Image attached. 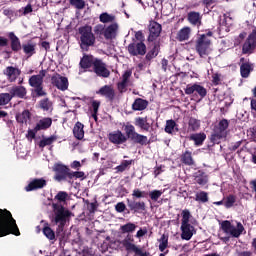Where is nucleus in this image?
Instances as JSON below:
<instances>
[{"label":"nucleus","mask_w":256,"mask_h":256,"mask_svg":"<svg viewBox=\"0 0 256 256\" xmlns=\"http://www.w3.org/2000/svg\"><path fill=\"white\" fill-rule=\"evenodd\" d=\"M11 233L16 236L21 235L11 212L0 209V237L11 235Z\"/></svg>","instance_id":"f257e3e1"},{"label":"nucleus","mask_w":256,"mask_h":256,"mask_svg":"<svg viewBox=\"0 0 256 256\" xmlns=\"http://www.w3.org/2000/svg\"><path fill=\"white\" fill-rule=\"evenodd\" d=\"M52 207L54 211L53 221L56 225H58L59 229L63 230V227H65L67 221L71 219L73 213L61 204H53Z\"/></svg>","instance_id":"f03ea898"},{"label":"nucleus","mask_w":256,"mask_h":256,"mask_svg":"<svg viewBox=\"0 0 256 256\" xmlns=\"http://www.w3.org/2000/svg\"><path fill=\"white\" fill-rule=\"evenodd\" d=\"M53 171L56 173L54 179L59 182L65 181L67 177H76V179H83L85 177L84 172L69 173V168L63 164H55Z\"/></svg>","instance_id":"7ed1b4c3"},{"label":"nucleus","mask_w":256,"mask_h":256,"mask_svg":"<svg viewBox=\"0 0 256 256\" xmlns=\"http://www.w3.org/2000/svg\"><path fill=\"white\" fill-rule=\"evenodd\" d=\"M80 47L83 51H87L89 47L95 45V35H93L91 26H85L79 29Z\"/></svg>","instance_id":"20e7f679"},{"label":"nucleus","mask_w":256,"mask_h":256,"mask_svg":"<svg viewBox=\"0 0 256 256\" xmlns=\"http://www.w3.org/2000/svg\"><path fill=\"white\" fill-rule=\"evenodd\" d=\"M211 33L202 34L196 41V51L200 57H207L211 53Z\"/></svg>","instance_id":"39448f33"},{"label":"nucleus","mask_w":256,"mask_h":256,"mask_svg":"<svg viewBox=\"0 0 256 256\" xmlns=\"http://www.w3.org/2000/svg\"><path fill=\"white\" fill-rule=\"evenodd\" d=\"M221 229L226 233V235H230L236 239L241 237L243 231H245V227H243L241 222H238L237 226H234L228 220H225L221 223Z\"/></svg>","instance_id":"423d86ee"},{"label":"nucleus","mask_w":256,"mask_h":256,"mask_svg":"<svg viewBox=\"0 0 256 256\" xmlns=\"http://www.w3.org/2000/svg\"><path fill=\"white\" fill-rule=\"evenodd\" d=\"M94 31L97 33V35H104L105 39H115L119 31V24L112 23L106 28L99 24L95 26Z\"/></svg>","instance_id":"0eeeda50"},{"label":"nucleus","mask_w":256,"mask_h":256,"mask_svg":"<svg viewBox=\"0 0 256 256\" xmlns=\"http://www.w3.org/2000/svg\"><path fill=\"white\" fill-rule=\"evenodd\" d=\"M47 75L46 70H41L38 75H33L29 79V85L30 87H33L40 97H43L45 95V91H43V79Z\"/></svg>","instance_id":"6e6552de"},{"label":"nucleus","mask_w":256,"mask_h":256,"mask_svg":"<svg viewBox=\"0 0 256 256\" xmlns=\"http://www.w3.org/2000/svg\"><path fill=\"white\" fill-rule=\"evenodd\" d=\"M228 127L229 122L227 120L220 121L218 126L214 129V133L211 136V141H213V143H219L221 139H225V137H227Z\"/></svg>","instance_id":"1a4fd4ad"},{"label":"nucleus","mask_w":256,"mask_h":256,"mask_svg":"<svg viewBox=\"0 0 256 256\" xmlns=\"http://www.w3.org/2000/svg\"><path fill=\"white\" fill-rule=\"evenodd\" d=\"M186 95H199L205 97L207 90L199 84H188L185 88Z\"/></svg>","instance_id":"9d476101"},{"label":"nucleus","mask_w":256,"mask_h":256,"mask_svg":"<svg viewBox=\"0 0 256 256\" xmlns=\"http://www.w3.org/2000/svg\"><path fill=\"white\" fill-rule=\"evenodd\" d=\"M256 46V31L254 30L247 38L242 47V53H253Z\"/></svg>","instance_id":"9b49d317"},{"label":"nucleus","mask_w":256,"mask_h":256,"mask_svg":"<svg viewBox=\"0 0 256 256\" xmlns=\"http://www.w3.org/2000/svg\"><path fill=\"white\" fill-rule=\"evenodd\" d=\"M51 81L52 85L57 87V89H60V91H67V88L69 87V80L59 74L52 76Z\"/></svg>","instance_id":"f8f14e48"},{"label":"nucleus","mask_w":256,"mask_h":256,"mask_svg":"<svg viewBox=\"0 0 256 256\" xmlns=\"http://www.w3.org/2000/svg\"><path fill=\"white\" fill-rule=\"evenodd\" d=\"M130 55H145L147 53V46L143 42L133 43L128 46Z\"/></svg>","instance_id":"ddd939ff"},{"label":"nucleus","mask_w":256,"mask_h":256,"mask_svg":"<svg viewBox=\"0 0 256 256\" xmlns=\"http://www.w3.org/2000/svg\"><path fill=\"white\" fill-rule=\"evenodd\" d=\"M94 71L99 77H109L111 73L109 72V69H107L105 63H103L101 60H96L94 62Z\"/></svg>","instance_id":"4468645a"},{"label":"nucleus","mask_w":256,"mask_h":256,"mask_svg":"<svg viewBox=\"0 0 256 256\" xmlns=\"http://www.w3.org/2000/svg\"><path fill=\"white\" fill-rule=\"evenodd\" d=\"M241 65H240V73H241V77H243L244 79H247V77H249V75H251V72L254 69L253 63L249 62V61H245V58H241Z\"/></svg>","instance_id":"2eb2a0df"},{"label":"nucleus","mask_w":256,"mask_h":256,"mask_svg":"<svg viewBox=\"0 0 256 256\" xmlns=\"http://www.w3.org/2000/svg\"><path fill=\"white\" fill-rule=\"evenodd\" d=\"M109 141L114 143V145H121L127 141V136H125L123 132L117 130L109 134Z\"/></svg>","instance_id":"dca6fc26"},{"label":"nucleus","mask_w":256,"mask_h":256,"mask_svg":"<svg viewBox=\"0 0 256 256\" xmlns=\"http://www.w3.org/2000/svg\"><path fill=\"white\" fill-rule=\"evenodd\" d=\"M47 185V180L44 178H38L32 180L26 187L25 191H35V189H43Z\"/></svg>","instance_id":"f3484780"},{"label":"nucleus","mask_w":256,"mask_h":256,"mask_svg":"<svg viewBox=\"0 0 256 256\" xmlns=\"http://www.w3.org/2000/svg\"><path fill=\"white\" fill-rule=\"evenodd\" d=\"M181 239L184 241H190L191 237L195 235V227L191 224H183L181 225Z\"/></svg>","instance_id":"a211bd4d"},{"label":"nucleus","mask_w":256,"mask_h":256,"mask_svg":"<svg viewBox=\"0 0 256 256\" xmlns=\"http://www.w3.org/2000/svg\"><path fill=\"white\" fill-rule=\"evenodd\" d=\"M149 31V41H153L154 39H156V37H159V35H161V24L155 21H151L149 24Z\"/></svg>","instance_id":"6ab92c4d"},{"label":"nucleus","mask_w":256,"mask_h":256,"mask_svg":"<svg viewBox=\"0 0 256 256\" xmlns=\"http://www.w3.org/2000/svg\"><path fill=\"white\" fill-rule=\"evenodd\" d=\"M122 245L127 251H133L134 253H139V248L133 244V237L128 235L123 241Z\"/></svg>","instance_id":"aec40b11"},{"label":"nucleus","mask_w":256,"mask_h":256,"mask_svg":"<svg viewBox=\"0 0 256 256\" xmlns=\"http://www.w3.org/2000/svg\"><path fill=\"white\" fill-rule=\"evenodd\" d=\"M98 95H102L103 97H106V99H113L115 97V90H113V87L109 85H105L102 88L99 89L97 92Z\"/></svg>","instance_id":"412c9836"},{"label":"nucleus","mask_w":256,"mask_h":256,"mask_svg":"<svg viewBox=\"0 0 256 256\" xmlns=\"http://www.w3.org/2000/svg\"><path fill=\"white\" fill-rule=\"evenodd\" d=\"M131 74H132L131 70L125 71L122 76V81L120 83H118V90L121 93H123V91H125V89L129 85V78L131 77Z\"/></svg>","instance_id":"4be33fe9"},{"label":"nucleus","mask_w":256,"mask_h":256,"mask_svg":"<svg viewBox=\"0 0 256 256\" xmlns=\"http://www.w3.org/2000/svg\"><path fill=\"white\" fill-rule=\"evenodd\" d=\"M5 75L8 77L9 81H15L19 75H21V71L15 67H7L4 71Z\"/></svg>","instance_id":"5701e85b"},{"label":"nucleus","mask_w":256,"mask_h":256,"mask_svg":"<svg viewBox=\"0 0 256 256\" xmlns=\"http://www.w3.org/2000/svg\"><path fill=\"white\" fill-rule=\"evenodd\" d=\"M10 95L12 96V98L20 97L22 99V97L27 95V90L25 89V87L22 86H14L10 89Z\"/></svg>","instance_id":"b1692460"},{"label":"nucleus","mask_w":256,"mask_h":256,"mask_svg":"<svg viewBox=\"0 0 256 256\" xmlns=\"http://www.w3.org/2000/svg\"><path fill=\"white\" fill-rule=\"evenodd\" d=\"M52 123H53V120H51V118H43L39 120V122L36 124L35 131H42L43 129H49Z\"/></svg>","instance_id":"393cba45"},{"label":"nucleus","mask_w":256,"mask_h":256,"mask_svg":"<svg viewBox=\"0 0 256 256\" xmlns=\"http://www.w3.org/2000/svg\"><path fill=\"white\" fill-rule=\"evenodd\" d=\"M8 37L11 41L12 50L19 51L21 49V41H19V38L13 32H10Z\"/></svg>","instance_id":"a878e982"},{"label":"nucleus","mask_w":256,"mask_h":256,"mask_svg":"<svg viewBox=\"0 0 256 256\" xmlns=\"http://www.w3.org/2000/svg\"><path fill=\"white\" fill-rule=\"evenodd\" d=\"M83 124L81 122H77L73 129V134L76 139H83L85 137V131L83 130Z\"/></svg>","instance_id":"bb28decb"},{"label":"nucleus","mask_w":256,"mask_h":256,"mask_svg":"<svg viewBox=\"0 0 256 256\" xmlns=\"http://www.w3.org/2000/svg\"><path fill=\"white\" fill-rule=\"evenodd\" d=\"M188 21L191 25H201V14L199 12L188 13Z\"/></svg>","instance_id":"cd10ccee"},{"label":"nucleus","mask_w":256,"mask_h":256,"mask_svg":"<svg viewBox=\"0 0 256 256\" xmlns=\"http://www.w3.org/2000/svg\"><path fill=\"white\" fill-rule=\"evenodd\" d=\"M147 105V101L138 98L132 104V109H134V111H143L144 109H147Z\"/></svg>","instance_id":"c85d7f7f"},{"label":"nucleus","mask_w":256,"mask_h":256,"mask_svg":"<svg viewBox=\"0 0 256 256\" xmlns=\"http://www.w3.org/2000/svg\"><path fill=\"white\" fill-rule=\"evenodd\" d=\"M189 35H191V28L184 27L178 32L177 39L178 41H187V39H189Z\"/></svg>","instance_id":"c756f323"},{"label":"nucleus","mask_w":256,"mask_h":256,"mask_svg":"<svg viewBox=\"0 0 256 256\" xmlns=\"http://www.w3.org/2000/svg\"><path fill=\"white\" fill-rule=\"evenodd\" d=\"M93 63L95 64V62H93V56L85 55L80 61V66L82 69H89Z\"/></svg>","instance_id":"7c9ffc66"},{"label":"nucleus","mask_w":256,"mask_h":256,"mask_svg":"<svg viewBox=\"0 0 256 256\" xmlns=\"http://www.w3.org/2000/svg\"><path fill=\"white\" fill-rule=\"evenodd\" d=\"M135 125L136 127H140V129H143L144 131H149L150 128L149 123L147 122V118H136Z\"/></svg>","instance_id":"2f4dec72"},{"label":"nucleus","mask_w":256,"mask_h":256,"mask_svg":"<svg viewBox=\"0 0 256 256\" xmlns=\"http://www.w3.org/2000/svg\"><path fill=\"white\" fill-rule=\"evenodd\" d=\"M231 25H233V16H231V13L224 14V20L221 26L222 29H225V31H229V27H231Z\"/></svg>","instance_id":"473e14b6"},{"label":"nucleus","mask_w":256,"mask_h":256,"mask_svg":"<svg viewBox=\"0 0 256 256\" xmlns=\"http://www.w3.org/2000/svg\"><path fill=\"white\" fill-rule=\"evenodd\" d=\"M18 123H27L31 119V113L28 110L23 111L16 116Z\"/></svg>","instance_id":"72a5a7b5"},{"label":"nucleus","mask_w":256,"mask_h":256,"mask_svg":"<svg viewBox=\"0 0 256 256\" xmlns=\"http://www.w3.org/2000/svg\"><path fill=\"white\" fill-rule=\"evenodd\" d=\"M101 23H113L115 21V15L104 12L99 16Z\"/></svg>","instance_id":"f704fd0d"},{"label":"nucleus","mask_w":256,"mask_h":256,"mask_svg":"<svg viewBox=\"0 0 256 256\" xmlns=\"http://www.w3.org/2000/svg\"><path fill=\"white\" fill-rule=\"evenodd\" d=\"M124 131L128 137V139H134L135 136L137 135V132H135V126L131 125V124H127L126 126H124Z\"/></svg>","instance_id":"c9c22d12"},{"label":"nucleus","mask_w":256,"mask_h":256,"mask_svg":"<svg viewBox=\"0 0 256 256\" xmlns=\"http://www.w3.org/2000/svg\"><path fill=\"white\" fill-rule=\"evenodd\" d=\"M177 131V124L173 120H167L165 126V132L173 134Z\"/></svg>","instance_id":"e433bc0d"},{"label":"nucleus","mask_w":256,"mask_h":256,"mask_svg":"<svg viewBox=\"0 0 256 256\" xmlns=\"http://www.w3.org/2000/svg\"><path fill=\"white\" fill-rule=\"evenodd\" d=\"M128 207L134 211H145V202H130Z\"/></svg>","instance_id":"4c0bfd02"},{"label":"nucleus","mask_w":256,"mask_h":256,"mask_svg":"<svg viewBox=\"0 0 256 256\" xmlns=\"http://www.w3.org/2000/svg\"><path fill=\"white\" fill-rule=\"evenodd\" d=\"M200 122L199 120L195 119V118H190L189 122H188V131H197V129H199L200 127Z\"/></svg>","instance_id":"58836bf2"},{"label":"nucleus","mask_w":256,"mask_h":256,"mask_svg":"<svg viewBox=\"0 0 256 256\" xmlns=\"http://www.w3.org/2000/svg\"><path fill=\"white\" fill-rule=\"evenodd\" d=\"M132 141H135V143H139L140 145H147L148 143L147 136H143L139 133H136Z\"/></svg>","instance_id":"ea45409f"},{"label":"nucleus","mask_w":256,"mask_h":256,"mask_svg":"<svg viewBox=\"0 0 256 256\" xmlns=\"http://www.w3.org/2000/svg\"><path fill=\"white\" fill-rule=\"evenodd\" d=\"M120 229H121L122 233H133V231H135V229H137V225H135L133 223H128V224L121 226Z\"/></svg>","instance_id":"a19ab883"},{"label":"nucleus","mask_w":256,"mask_h":256,"mask_svg":"<svg viewBox=\"0 0 256 256\" xmlns=\"http://www.w3.org/2000/svg\"><path fill=\"white\" fill-rule=\"evenodd\" d=\"M43 234L50 241H53V239H55V232L49 226H46V227L43 228Z\"/></svg>","instance_id":"79ce46f5"},{"label":"nucleus","mask_w":256,"mask_h":256,"mask_svg":"<svg viewBox=\"0 0 256 256\" xmlns=\"http://www.w3.org/2000/svg\"><path fill=\"white\" fill-rule=\"evenodd\" d=\"M196 201H200L201 203H207L209 201V194L205 191H201L196 193Z\"/></svg>","instance_id":"37998d69"},{"label":"nucleus","mask_w":256,"mask_h":256,"mask_svg":"<svg viewBox=\"0 0 256 256\" xmlns=\"http://www.w3.org/2000/svg\"><path fill=\"white\" fill-rule=\"evenodd\" d=\"M195 145H201L205 141V134H194L190 137Z\"/></svg>","instance_id":"c03bdc74"},{"label":"nucleus","mask_w":256,"mask_h":256,"mask_svg":"<svg viewBox=\"0 0 256 256\" xmlns=\"http://www.w3.org/2000/svg\"><path fill=\"white\" fill-rule=\"evenodd\" d=\"M168 243H169V238L165 236V234H163L160 239L159 250L161 252L165 251V249H167Z\"/></svg>","instance_id":"a18cd8bd"},{"label":"nucleus","mask_w":256,"mask_h":256,"mask_svg":"<svg viewBox=\"0 0 256 256\" xmlns=\"http://www.w3.org/2000/svg\"><path fill=\"white\" fill-rule=\"evenodd\" d=\"M159 55V45L155 44L151 51L148 52L146 55L147 59H154V57H157Z\"/></svg>","instance_id":"49530a36"},{"label":"nucleus","mask_w":256,"mask_h":256,"mask_svg":"<svg viewBox=\"0 0 256 256\" xmlns=\"http://www.w3.org/2000/svg\"><path fill=\"white\" fill-rule=\"evenodd\" d=\"M55 139H56L55 136L43 138L39 143V147H47V145L53 144Z\"/></svg>","instance_id":"de8ad7c7"},{"label":"nucleus","mask_w":256,"mask_h":256,"mask_svg":"<svg viewBox=\"0 0 256 256\" xmlns=\"http://www.w3.org/2000/svg\"><path fill=\"white\" fill-rule=\"evenodd\" d=\"M23 49H24V53H26V55L31 57V55L35 53V44H25L23 46Z\"/></svg>","instance_id":"09e8293b"},{"label":"nucleus","mask_w":256,"mask_h":256,"mask_svg":"<svg viewBox=\"0 0 256 256\" xmlns=\"http://www.w3.org/2000/svg\"><path fill=\"white\" fill-rule=\"evenodd\" d=\"M11 99H12V96L10 93L0 94V105H7V103H9Z\"/></svg>","instance_id":"8fccbe9b"},{"label":"nucleus","mask_w":256,"mask_h":256,"mask_svg":"<svg viewBox=\"0 0 256 256\" xmlns=\"http://www.w3.org/2000/svg\"><path fill=\"white\" fill-rule=\"evenodd\" d=\"M189 219H191V212L189 210H183L181 225H189Z\"/></svg>","instance_id":"3c124183"},{"label":"nucleus","mask_w":256,"mask_h":256,"mask_svg":"<svg viewBox=\"0 0 256 256\" xmlns=\"http://www.w3.org/2000/svg\"><path fill=\"white\" fill-rule=\"evenodd\" d=\"M161 195H163V191L161 190H153L149 192V197L152 201H158Z\"/></svg>","instance_id":"603ef678"},{"label":"nucleus","mask_w":256,"mask_h":256,"mask_svg":"<svg viewBox=\"0 0 256 256\" xmlns=\"http://www.w3.org/2000/svg\"><path fill=\"white\" fill-rule=\"evenodd\" d=\"M55 199H57V201L60 203H65L67 199H69V194H67V192L60 191L56 195Z\"/></svg>","instance_id":"864d4df0"},{"label":"nucleus","mask_w":256,"mask_h":256,"mask_svg":"<svg viewBox=\"0 0 256 256\" xmlns=\"http://www.w3.org/2000/svg\"><path fill=\"white\" fill-rule=\"evenodd\" d=\"M70 3L73 7H76V9H83L85 7V1L83 0H71Z\"/></svg>","instance_id":"5fc2aeb1"},{"label":"nucleus","mask_w":256,"mask_h":256,"mask_svg":"<svg viewBox=\"0 0 256 256\" xmlns=\"http://www.w3.org/2000/svg\"><path fill=\"white\" fill-rule=\"evenodd\" d=\"M131 165V161L129 160H124L121 165L116 167V170L119 171L120 173H123V171H125V169H127V167Z\"/></svg>","instance_id":"6e6d98bb"},{"label":"nucleus","mask_w":256,"mask_h":256,"mask_svg":"<svg viewBox=\"0 0 256 256\" xmlns=\"http://www.w3.org/2000/svg\"><path fill=\"white\" fill-rule=\"evenodd\" d=\"M183 162L186 164V165H193V158L191 157V153L189 152H186L184 155H183Z\"/></svg>","instance_id":"4d7b16f0"},{"label":"nucleus","mask_w":256,"mask_h":256,"mask_svg":"<svg viewBox=\"0 0 256 256\" xmlns=\"http://www.w3.org/2000/svg\"><path fill=\"white\" fill-rule=\"evenodd\" d=\"M207 181L208 178L205 174L196 177V183H198V185H206Z\"/></svg>","instance_id":"13d9d810"},{"label":"nucleus","mask_w":256,"mask_h":256,"mask_svg":"<svg viewBox=\"0 0 256 256\" xmlns=\"http://www.w3.org/2000/svg\"><path fill=\"white\" fill-rule=\"evenodd\" d=\"M235 203V196H228L225 201L224 205L229 209V207H233V204Z\"/></svg>","instance_id":"bf43d9fd"},{"label":"nucleus","mask_w":256,"mask_h":256,"mask_svg":"<svg viewBox=\"0 0 256 256\" xmlns=\"http://www.w3.org/2000/svg\"><path fill=\"white\" fill-rule=\"evenodd\" d=\"M40 107L44 111H50V109H51V102H49V100H42L41 103H40Z\"/></svg>","instance_id":"052dcab7"},{"label":"nucleus","mask_w":256,"mask_h":256,"mask_svg":"<svg viewBox=\"0 0 256 256\" xmlns=\"http://www.w3.org/2000/svg\"><path fill=\"white\" fill-rule=\"evenodd\" d=\"M116 211L118 213H123V211H125V204L123 202H119L117 205H116Z\"/></svg>","instance_id":"680f3d73"},{"label":"nucleus","mask_w":256,"mask_h":256,"mask_svg":"<svg viewBox=\"0 0 256 256\" xmlns=\"http://www.w3.org/2000/svg\"><path fill=\"white\" fill-rule=\"evenodd\" d=\"M143 193L139 189H135L132 193L133 197H137L138 199H141L143 197Z\"/></svg>","instance_id":"e2e57ef3"},{"label":"nucleus","mask_w":256,"mask_h":256,"mask_svg":"<svg viewBox=\"0 0 256 256\" xmlns=\"http://www.w3.org/2000/svg\"><path fill=\"white\" fill-rule=\"evenodd\" d=\"M212 81L215 83V85H219V81H221V75L219 74H213Z\"/></svg>","instance_id":"0e129e2a"},{"label":"nucleus","mask_w":256,"mask_h":256,"mask_svg":"<svg viewBox=\"0 0 256 256\" xmlns=\"http://www.w3.org/2000/svg\"><path fill=\"white\" fill-rule=\"evenodd\" d=\"M37 134V131H35V128L33 130H28L27 137L28 139H35V135Z\"/></svg>","instance_id":"69168bd1"},{"label":"nucleus","mask_w":256,"mask_h":256,"mask_svg":"<svg viewBox=\"0 0 256 256\" xmlns=\"http://www.w3.org/2000/svg\"><path fill=\"white\" fill-rule=\"evenodd\" d=\"M7 43H9V41L6 38H0V47H6Z\"/></svg>","instance_id":"338daca9"},{"label":"nucleus","mask_w":256,"mask_h":256,"mask_svg":"<svg viewBox=\"0 0 256 256\" xmlns=\"http://www.w3.org/2000/svg\"><path fill=\"white\" fill-rule=\"evenodd\" d=\"M253 255V253L249 252V251H244V252H240L239 256H251Z\"/></svg>","instance_id":"774afa93"}]
</instances>
